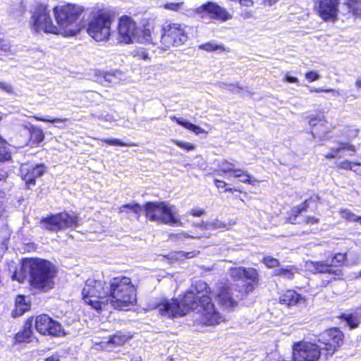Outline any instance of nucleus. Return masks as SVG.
Segmentation results:
<instances>
[{"label": "nucleus", "instance_id": "nucleus-1", "mask_svg": "<svg viewBox=\"0 0 361 361\" xmlns=\"http://www.w3.org/2000/svg\"><path fill=\"white\" fill-rule=\"evenodd\" d=\"M85 302L96 310L110 303L118 310L128 309L136 302V289L129 277H114L108 283L88 279L82 288Z\"/></svg>", "mask_w": 361, "mask_h": 361}, {"label": "nucleus", "instance_id": "nucleus-2", "mask_svg": "<svg viewBox=\"0 0 361 361\" xmlns=\"http://www.w3.org/2000/svg\"><path fill=\"white\" fill-rule=\"evenodd\" d=\"M85 8L76 4L56 5L54 0V15L57 24L59 35L65 37L77 35L81 30V15Z\"/></svg>", "mask_w": 361, "mask_h": 361}, {"label": "nucleus", "instance_id": "nucleus-3", "mask_svg": "<svg viewBox=\"0 0 361 361\" xmlns=\"http://www.w3.org/2000/svg\"><path fill=\"white\" fill-rule=\"evenodd\" d=\"M178 302L184 310V315L190 310H195L200 307V322L204 325L214 326L224 321V317L212 302L211 298H202V295H196L189 289Z\"/></svg>", "mask_w": 361, "mask_h": 361}, {"label": "nucleus", "instance_id": "nucleus-4", "mask_svg": "<svg viewBox=\"0 0 361 361\" xmlns=\"http://www.w3.org/2000/svg\"><path fill=\"white\" fill-rule=\"evenodd\" d=\"M157 39L152 37L149 25L141 28L128 16H123L119 18L117 26V40L118 43L123 44L134 43L157 44Z\"/></svg>", "mask_w": 361, "mask_h": 361}, {"label": "nucleus", "instance_id": "nucleus-5", "mask_svg": "<svg viewBox=\"0 0 361 361\" xmlns=\"http://www.w3.org/2000/svg\"><path fill=\"white\" fill-rule=\"evenodd\" d=\"M22 268L28 270L30 285L33 288L44 292L53 288L56 271L49 262L41 259H29L23 263Z\"/></svg>", "mask_w": 361, "mask_h": 361}, {"label": "nucleus", "instance_id": "nucleus-6", "mask_svg": "<svg viewBox=\"0 0 361 361\" xmlns=\"http://www.w3.org/2000/svg\"><path fill=\"white\" fill-rule=\"evenodd\" d=\"M51 13H54V0L37 4L30 18L32 30L35 32L59 35L57 24H54Z\"/></svg>", "mask_w": 361, "mask_h": 361}, {"label": "nucleus", "instance_id": "nucleus-7", "mask_svg": "<svg viewBox=\"0 0 361 361\" xmlns=\"http://www.w3.org/2000/svg\"><path fill=\"white\" fill-rule=\"evenodd\" d=\"M161 32L160 35L153 34L152 37L158 39L156 44H159L164 50L180 47L188 38L186 26L178 23L166 22L162 25Z\"/></svg>", "mask_w": 361, "mask_h": 361}, {"label": "nucleus", "instance_id": "nucleus-8", "mask_svg": "<svg viewBox=\"0 0 361 361\" xmlns=\"http://www.w3.org/2000/svg\"><path fill=\"white\" fill-rule=\"evenodd\" d=\"M111 15L105 11H92L87 23V34L97 42L107 41L111 34Z\"/></svg>", "mask_w": 361, "mask_h": 361}, {"label": "nucleus", "instance_id": "nucleus-9", "mask_svg": "<svg viewBox=\"0 0 361 361\" xmlns=\"http://www.w3.org/2000/svg\"><path fill=\"white\" fill-rule=\"evenodd\" d=\"M146 217L152 221L165 224H179L180 218L172 207L164 202H148L145 206Z\"/></svg>", "mask_w": 361, "mask_h": 361}, {"label": "nucleus", "instance_id": "nucleus-10", "mask_svg": "<svg viewBox=\"0 0 361 361\" xmlns=\"http://www.w3.org/2000/svg\"><path fill=\"white\" fill-rule=\"evenodd\" d=\"M345 259V255L343 253H336L329 262H313L307 261L305 268L307 270L313 273L328 274L331 276L329 281L340 279L343 274L338 268H334L341 266Z\"/></svg>", "mask_w": 361, "mask_h": 361}, {"label": "nucleus", "instance_id": "nucleus-11", "mask_svg": "<svg viewBox=\"0 0 361 361\" xmlns=\"http://www.w3.org/2000/svg\"><path fill=\"white\" fill-rule=\"evenodd\" d=\"M343 334L338 328L327 329L321 333L316 340L325 358L332 356L343 345Z\"/></svg>", "mask_w": 361, "mask_h": 361}, {"label": "nucleus", "instance_id": "nucleus-12", "mask_svg": "<svg viewBox=\"0 0 361 361\" xmlns=\"http://www.w3.org/2000/svg\"><path fill=\"white\" fill-rule=\"evenodd\" d=\"M80 219L76 215H71L66 212L52 214L42 219V226L49 231H59L67 228H74L79 225Z\"/></svg>", "mask_w": 361, "mask_h": 361}, {"label": "nucleus", "instance_id": "nucleus-13", "mask_svg": "<svg viewBox=\"0 0 361 361\" xmlns=\"http://www.w3.org/2000/svg\"><path fill=\"white\" fill-rule=\"evenodd\" d=\"M147 310H156L162 316L169 318L183 316L184 310L176 299L166 298H157L151 299L147 304Z\"/></svg>", "mask_w": 361, "mask_h": 361}, {"label": "nucleus", "instance_id": "nucleus-14", "mask_svg": "<svg viewBox=\"0 0 361 361\" xmlns=\"http://www.w3.org/2000/svg\"><path fill=\"white\" fill-rule=\"evenodd\" d=\"M294 361H318L324 355L317 342L300 341L293 346Z\"/></svg>", "mask_w": 361, "mask_h": 361}, {"label": "nucleus", "instance_id": "nucleus-15", "mask_svg": "<svg viewBox=\"0 0 361 361\" xmlns=\"http://www.w3.org/2000/svg\"><path fill=\"white\" fill-rule=\"evenodd\" d=\"M233 224V223L226 224L219 220L202 222L201 224L197 226V229L195 231L191 232V234H189L186 232H182L180 233L171 235V237L177 240L180 239L182 237L193 239L207 238L211 235V233L207 232V231L228 230L231 228Z\"/></svg>", "mask_w": 361, "mask_h": 361}, {"label": "nucleus", "instance_id": "nucleus-16", "mask_svg": "<svg viewBox=\"0 0 361 361\" xmlns=\"http://www.w3.org/2000/svg\"><path fill=\"white\" fill-rule=\"evenodd\" d=\"M196 14L202 19L209 18L211 20L223 22L230 20L232 18V16L226 8L212 1H208L196 8Z\"/></svg>", "mask_w": 361, "mask_h": 361}, {"label": "nucleus", "instance_id": "nucleus-17", "mask_svg": "<svg viewBox=\"0 0 361 361\" xmlns=\"http://www.w3.org/2000/svg\"><path fill=\"white\" fill-rule=\"evenodd\" d=\"M35 329L42 335L58 336L62 332L61 325L47 314H42L36 317Z\"/></svg>", "mask_w": 361, "mask_h": 361}, {"label": "nucleus", "instance_id": "nucleus-18", "mask_svg": "<svg viewBox=\"0 0 361 361\" xmlns=\"http://www.w3.org/2000/svg\"><path fill=\"white\" fill-rule=\"evenodd\" d=\"M46 166L42 164H37L35 166L28 164H23L20 172L23 180L28 187L35 185V178L42 176L46 171Z\"/></svg>", "mask_w": 361, "mask_h": 361}, {"label": "nucleus", "instance_id": "nucleus-19", "mask_svg": "<svg viewBox=\"0 0 361 361\" xmlns=\"http://www.w3.org/2000/svg\"><path fill=\"white\" fill-rule=\"evenodd\" d=\"M320 16L325 20L335 18L338 11V0H314Z\"/></svg>", "mask_w": 361, "mask_h": 361}, {"label": "nucleus", "instance_id": "nucleus-20", "mask_svg": "<svg viewBox=\"0 0 361 361\" xmlns=\"http://www.w3.org/2000/svg\"><path fill=\"white\" fill-rule=\"evenodd\" d=\"M231 290L228 286H223L219 288L215 297L219 305L226 310L231 308L236 304L235 300L231 295Z\"/></svg>", "mask_w": 361, "mask_h": 361}, {"label": "nucleus", "instance_id": "nucleus-21", "mask_svg": "<svg viewBox=\"0 0 361 361\" xmlns=\"http://www.w3.org/2000/svg\"><path fill=\"white\" fill-rule=\"evenodd\" d=\"M305 301L306 299L304 296L293 290H288L282 293L279 297V302L288 307L305 303Z\"/></svg>", "mask_w": 361, "mask_h": 361}, {"label": "nucleus", "instance_id": "nucleus-22", "mask_svg": "<svg viewBox=\"0 0 361 361\" xmlns=\"http://www.w3.org/2000/svg\"><path fill=\"white\" fill-rule=\"evenodd\" d=\"M123 76V73L116 71L113 73L103 72L99 73L97 76V81L103 85H116L120 82Z\"/></svg>", "mask_w": 361, "mask_h": 361}, {"label": "nucleus", "instance_id": "nucleus-23", "mask_svg": "<svg viewBox=\"0 0 361 361\" xmlns=\"http://www.w3.org/2000/svg\"><path fill=\"white\" fill-rule=\"evenodd\" d=\"M340 318L345 320L350 329H355L361 322V307H357L350 312L343 313Z\"/></svg>", "mask_w": 361, "mask_h": 361}, {"label": "nucleus", "instance_id": "nucleus-24", "mask_svg": "<svg viewBox=\"0 0 361 361\" xmlns=\"http://www.w3.org/2000/svg\"><path fill=\"white\" fill-rule=\"evenodd\" d=\"M331 152L325 155L326 159H335V158H341L342 156L340 154L341 152L344 151L350 152L349 155H353L355 151V147L350 145L348 142H341L338 144V146L336 147H331Z\"/></svg>", "mask_w": 361, "mask_h": 361}, {"label": "nucleus", "instance_id": "nucleus-25", "mask_svg": "<svg viewBox=\"0 0 361 361\" xmlns=\"http://www.w3.org/2000/svg\"><path fill=\"white\" fill-rule=\"evenodd\" d=\"M298 269L295 266L288 265L275 269L274 271V275L291 280L294 278L295 274L298 273Z\"/></svg>", "mask_w": 361, "mask_h": 361}, {"label": "nucleus", "instance_id": "nucleus-26", "mask_svg": "<svg viewBox=\"0 0 361 361\" xmlns=\"http://www.w3.org/2000/svg\"><path fill=\"white\" fill-rule=\"evenodd\" d=\"M208 289L207 284L202 280L195 281L190 288V290L195 292L196 295H202V298H210L207 295L209 293Z\"/></svg>", "mask_w": 361, "mask_h": 361}, {"label": "nucleus", "instance_id": "nucleus-27", "mask_svg": "<svg viewBox=\"0 0 361 361\" xmlns=\"http://www.w3.org/2000/svg\"><path fill=\"white\" fill-rule=\"evenodd\" d=\"M32 323L30 321H27L25 324L24 329L22 332H19L16 336V340L18 342H26L29 343L31 341L30 338L32 336Z\"/></svg>", "mask_w": 361, "mask_h": 361}, {"label": "nucleus", "instance_id": "nucleus-28", "mask_svg": "<svg viewBox=\"0 0 361 361\" xmlns=\"http://www.w3.org/2000/svg\"><path fill=\"white\" fill-rule=\"evenodd\" d=\"M171 119L175 121L178 124L182 126L185 128L194 132L196 135L202 133L204 132V130L202 129L200 127L194 125L188 121H184L181 118H177L176 116H172L171 117Z\"/></svg>", "mask_w": 361, "mask_h": 361}, {"label": "nucleus", "instance_id": "nucleus-29", "mask_svg": "<svg viewBox=\"0 0 361 361\" xmlns=\"http://www.w3.org/2000/svg\"><path fill=\"white\" fill-rule=\"evenodd\" d=\"M343 7H346L348 12H352L354 16L361 17V0H348Z\"/></svg>", "mask_w": 361, "mask_h": 361}, {"label": "nucleus", "instance_id": "nucleus-30", "mask_svg": "<svg viewBox=\"0 0 361 361\" xmlns=\"http://www.w3.org/2000/svg\"><path fill=\"white\" fill-rule=\"evenodd\" d=\"M130 338V336L118 332L114 336H111L108 343L112 344L114 346H119L124 344Z\"/></svg>", "mask_w": 361, "mask_h": 361}, {"label": "nucleus", "instance_id": "nucleus-31", "mask_svg": "<svg viewBox=\"0 0 361 361\" xmlns=\"http://www.w3.org/2000/svg\"><path fill=\"white\" fill-rule=\"evenodd\" d=\"M29 309V305L25 301L23 295H18L16 299V314L18 315L23 314Z\"/></svg>", "mask_w": 361, "mask_h": 361}, {"label": "nucleus", "instance_id": "nucleus-32", "mask_svg": "<svg viewBox=\"0 0 361 361\" xmlns=\"http://www.w3.org/2000/svg\"><path fill=\"white\" fill-rule=\"evenodd\" d=\"M233 176L235 178H238L239 180L244 183L254 185L255 183L257 182V180L251 179V176L247 173L246 171L241 169H236Z\"/></svg>", "mask_w": 361, "mask_h": 361}, {"label": "nucleus", "instance_id": "nucleus-33", "mask_svg": "<svg viewBox=\"0 0 361 361\" xmlns=\"http://www.w3.org/2000/svg\"><path fill=\"white\" fill-rule=\"evenodd\" d=\"M31 135V137L37 142H40L44 139V135L42 129L35 126L32 124H29V127H26Z\"/></svg>", "mask_w": 361, "mask_h": 361}, {"label": "nucleus", "instance_id": "nucleus-34", "mask_svg": "<svg viewBox=\"0 0 361 361\" xmlns=\"http://www.w3.org/2000/svg\"><path fill=\"white\" fill-rule=\"evenodd\" d=\"M200 49L205 50L207 51H225L226 49L225 47L221 44H217L214 42H207L203 44H201L200 47Z\"/></svg>", "mask_w": 361, "mask_h": 361}, {"label": "nucleus", "instance_id": "nucleus-35", "mask_svg": "<svg viewBox=\"0 0 361 361\" xmlns=\"http://www.w3.org/2000/svg\"><path fill=\"white\" fill-rule=\"evenodd\" d=\"M118 210L120 213L128 212V211L129 210L136 214H139L142 211V207L140 204L137 203L126 204L120 207Z\"/></svg>", "mask_w": 361, "mask_h": 361}, {"label": "nucleus", "instance_id": "nucleus-36", "mask_svg": "<svg viewBox=\"0 0 361 361\" xmlns=\"http://www.w3.org/2000/svg\"><path fill=\"white\" fill-rule=\"evenodd\" d=\"M219 171L225 173L228 172H232L233 175L235 174V171H236L237 169L235 168V166L233 163L229 162L226 160H223L221 161L219 165Z\"/></svg>", "mask_w": 361, "mask_h": 361}, {"label": "nucleus", "instance_id": "nucleus-37", "mask_svg": "<svg viewBox=\"0 0 361 361\" xmlns=\"http://www.w3.org/2000/svg\"><path fill=\"white\" fill-rule=\"evenodd\" d=\"M309 118V125L312 127H316L317 124L319 126H324L326 125V121L324 119V116L322 115H317V116H310Z\"/></svg>", "mask_w": 361, "mask_h": 361}, {"label": "nucleus", "instance_id": "nucleus-38", "mask_svg": "<svg viewBox=\"0 0 361 361\" xmlns=\"http://www.w3.org/2000/svg\"><path fill=\"white\" fill-rule=\"evenodd\" d=\"M197 252L195 251L185 252L183 251H180L172 254L171 258L175 259L176 260H183L184 259H190L195 257Z\"/></svg>", "mask_w": 361, "mask_h": 361}, {"label": "nucleus", "instance_id": "nucleus-39", "mask_svg": "<svg viewBox=\"0 0 361 361\" xmlns=\"http://www.w3.org/2000/svg\"><path fill=\"white\" fill-rule=\"evenodd\" d=\"M101 140L103 142H105L109 145H113V146H129V147L136 146V144H135V143H126L118 139H114V138H111V139L104 138V139H102Z\"/></svg>", "mask_w": 361, "mask_h": 361}, {"label": "nucleus", "instance_id": "nucleus-40", "mask_svg": "<svg viewBox=\"0 0 361 361\" xmlns=\"http://www.w3.org/2000/svg\"><path fill=\"white\" fill-rule=\"evenodd\" d=\"M341 217L352 221H359L361 224V217L357 216L355 214L352 213L348 209H343L341 211Z\"/></svg>", "mask_w": 361, "mask_h": 361}, {"label": "nucleus", "instance_id": "nucleus-41", "mask_svg": "<svg viewBox=\"0 0 361 361\" xmlns=\"http://www.w3.org/2000/svg\"><path fill=\"white\" fill-rule=\"evenodd\" d=\"M230 276L236 280L243 279H244V268L243 267H236L231 269L230 270Z\"/></svg>", "mask_w": 361, "mask_h": 361}, {"label": "nucleus", "instance_id": "nucleus-42", "mask_svg": "<svg viewBox=\"0 0 361 361\" xmlns=\"http://www.w3.org/2000/svg\"><path fill=\"white\" fill-rule=\"evenodd\" d=\"M262 262L268 268L278 267L280 264V262L277 259L269 256L264 257L262 259Z\"/></svg>", "mask_w": 361, "mask_h": 361}, {"label": "nucleus", "instance_id": "nucleus-43", "mask_svg": "<svg viewBox=\"0 0 361 361\" xmlns=\"http://www.w3.org/2000/svg\"><path fill=\"white\" fill-rule=\"evenodd\" d=\"M258 276L257 270L254 268H244V279L255 281Z\"/></svg>", "mask_w": 361, "mask_h": 361}, {"label": "nucleus", "instance_id": "nucleus-44", "mask_svg": "<svg viewBox=\"0 0 361 361\" xmlns=\"http://www.w3.org/2000/svg\"><path fill=\"white\" fill-rule=\"evenodd\" d=\"M310 92H330L332 94V97H337L341 95L339 90H334V89H321V88H310Z\"/></svg>", "mask_w": 361, "mask_h": 361}, {"label": "nucleus", "instance_id": "nucleus-45", "mask_svg": "<svg viewBox=\"0 0 361 361\" xmlns=\"http://www.w3.org/2000/svg\"><path fill=\"white\" fill-rule=\"evenodd\" d=\"M172 142L173 143H175L179 147H180L183 149H185L187 151L193 150L195 148V145H193L190 142H186L176 140H173Z\"/></svg>", "mask_w": 361, "mask_h": 361}, {"label": "nucleus", "instance_id": "nucleus-46", "mask_svg": "<svg viewBox=\"0 0 361 361\" xmlns=\"http://www.w3.org/2000/svg\"><path fill=\"white\" fill-rule=\"evenodd\" d=\"M33 118L37 121L48 122V123H64L67 121L66 118H51L49 117L44 118V117H40V116H34Z\"/></svg>", "mask_w": 361, "mask_h": 361}, {"label": "nucleus", "instance_id": "nucleus-47", "mask_svg": "<svg viewBox=\"0 0 361 361\" xmlns=\"http://www.w3.org/2000/svg\"><path fill=\"white\" fill-rule=\"evenodd\" d=\"M184 5L183 2H178V3H166L164 5V8L173 11H179L183 8V6Z\"/></svg>", "mask_w": 361, "mask_h": 361}, {"label": "nucleus", "instance_id": "nucleus-48", "mask_svg": "<svg viewBox=\"0 0 361 361\" xmlns=\"http://www.w3.org/2000/svg\"><path fill=\"white\" fill-rule=\"evenodd\" d=\"M0 50L5 53L12 54L11 45L8 39H3L0 41Z\"/></svg>", "mask_w": 361, "mask_h": 361}, {"label": "nucleus", "instance_id": "nucleus-49", "mask_svg": "<svg viewBox=\"0 0 361 361\" xmlns=\"http://www.w3.org/2000/svg\"><path fill=\"white\" fill-rule=\"evenodd\" d=\"M23 270L25 271L24 268H20V271L19 272L15 271L13 274L12 275L13 280H16L20 283H23V281L26 279L25 274L23 271Z\"/></svg>", "mask_w": 361, "mask_h": 361}, {"label": "nucleus", "instance_id": "nucleus-50", "mask_svg": "<svg viewBox=\"0 0 361 361\" xmlns=\"http://www.w3.org/2000/svg\"><path fill=\"white\" fill-rule=\"evenodd\" d=\"M305 79L308 80L310 82H312L316 81L320 78L319 74L314 71H311L305 73Z\"/></svg>", "mask_w": 361, "mask_h": 361}, {"label": "nucleus", "instance_id": "nucleus-51", "mask_svg": "<svg viewBox=\"0 0 361 361\" xmlns=\"http://www.w3.org/2000/svg\"><path fill=\"white\" fill-rule=\"evenodd\" d=\"M354 162H350L349 161L345 160L338 163L337 166L338 168L345 170H351L352 166Z\"/></svg>", "mask_w": 361, "mask_h": 361}, {"label": "nucleus", "instance_id": "nucleus-52", "mask_svg": "<svg viewBox=\"0 0 361 361\" xmlns=\"http://www.w3.org/2000/svg\"><path fill=\"white\" fill-rule=\"evenodd\" d=\"M283 81L289 83H299V80L298 79V78L290 75L289 73H286Z\"/></svg>", "mask_w": 361, "mask_h": 361}, {"label": "nucleus", "instance_id": "nucleus-53", "mask_svg": "<svg viewBox=\"0 0 361 361\" xmlns=\"http://www.w3.org/2000/svg\"><path fill=\"white\" fill-rule=\"evenodd\" d=\"M0 89L7 93L13 92V87L11 84L5 82H0Z\"/></svg>", "mask_w": 361, "mask_h": 361}, {"label": "nucleus", "instance_id": "nucleus-54", "mask_svg": "<svg viewBox=\"0 0 361 361\" xmlns=\"http://www.w3.org/2000/svg\"><path fill=\"white\" fill-rule=\"evenodd\" d=\"M308 207V201L305 200L302 204L299 207L293 209V212L295 213L296 215L301 213L302 211H305L306 208Z\"/></svg>", "mask_w": 361, "mask_h": 361}, {"label": "nucleus", "instance_id": "nucleus-55", "mask_svg": "<svg viewBox=\"0 0 361 361\" xmlns=\"http://www.w3.org/2000/svg\"><path fill=\"white\" fill-rule=\"evenodd\" d=\"M214 183H215V185L217 188L220 189V188H224L225 189V191H231L232 189L231 188H226V183L224 180H218V179H214Z\"/></svg>", "mask_w": 361, "mask_h": 361}, {"label": "nucleus", "instance_id": "nucleus-56", "mask_svg": "<svg viewBox=\"0 0 361 361\" xmlns=\"http://www.w3.org/2000/svg\"><path fill=\"white\" fill-rule=\"evenodd\" d=\"M190 213L194 216H201L205 213V211L200 208H193L190 210Z\"/></svg>", "mask_w": 361, "mask_h": 361}, {"label": "nucleus", "instance_id": "nucleus-57", "mask_svg": "<svg viewBox=\"0 0 361 361\" xmlns=\"http://www.w3.org/2000/svg\"><path fill=\"white\" fill-rule=\"evenodd\" d=\"M305 222L307 224L314 225L318 224L319 219L314 216H307L305 219Z\"/></svg>", "mask_w": 361, "mask_h": 361}, {"label": "nucleus", "instance_id": "nucleus-58", "mask_svg": "<svg viewBox=\"0 0 361 361\" xmlns=\"http://www.w3.org/2000/svg\"><path fill=\"white\" fill-rule=\"evenodd\" d=\"M99 119L106 121V122H112L114 121V117L110 114L101 115L97 117Z\"/></svg>", "mask_w": 361, "mask_h": 361}, {"label": "nucleus", "instance_id": "nucleus-59", "mask_svg": "<svg viewBox=\"0 0 361 361\" xmlns=\"http://www.w3.org/2000/svg\"><path fill=\"white\" fill-rule=\"evenodd\" d=\"M351 171H354L357 174L361 175V164L360 163L355 162L352 166Z\"/></svg>", "mask_w": 361, "mask_h": 361}, {"label": "nucleus", "instance_id": "nucleus-60", "mask_svg": "<svg viewBox=\"0 0 361 361\" xmlns=\"http://www.w3.org/2000/svg\"><path fill=\"white\" fill-rule=\"evenodd\" d=\"M238 1L242 6H244L246 7H251L254 4V2L252 0H238Z\"/></svg>", "mask_w": 361, "mask_h": 361}, {"label": "nucleus", "instance_id": "nucleus-61", "mask_svg": "<svg viewBox=\"0 0 361 361\" xmlns=\"http://www.w3.org/2000/svg\"><path fill=\"white\" fill-rule=\"evenodd\" d=\"M223 88L227 89L232 92H235V89H240V87L238 85H231H231L224 84Z\"/></svg>", "mask_w": 361, "mask_h": 361}, {"label": "nucleus", "instance_id": "nucleus-62", "mask_svg": "<svg viewBox=\"0 0 361 361\" xmlns=\"http://www.w3.org/2000/svg\"><path fill=\"white\" fill-rule=\"evenodd\" d=\"M184 13L185 15H187L188 16H189V17L194 16L195 15H197L196 14V8H195V9H192V8L186 9Z\"/></svg>", "mask_w": 361, "mask_h": 361}, {"label": "nucleus", "instance_id": "nucleus-63", "mask_svg": "<svg viewBox=\"0 0 361 361\" xmlns=\"http://www.w3.org/2000/svg\"><path fill=\"white\" fill-rule=\"evenodd\" d=\"M279 0H262V4L264 6H271L275 4Z\"/></svg>", "mask_w": 361, "mask_h": 361}, {"label": "nucleus", "instance_id": "nucleus-64", "mask_svg": "<svg viewBox=\"0 0 361 361\" xmlns=\"http://www.w3.org/2000/svg\"><path fill=\"white\" fill-rule=\"evenodd\" d=\"M44 361H59V357L58 355H51L45 359Z\"/></svg>", "mask_w": 361, "mask_h": 361}]
</instances>
